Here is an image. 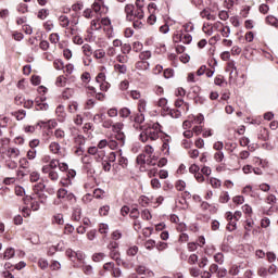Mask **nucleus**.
Returning a JSON list of instances; mask_svg holds the SVG:
<instances>
[{
  "label": "nucleus",
  "mask_w": 278,
  "mask_h": 278,
  "mask_svg": "<svg viewBox=\"0 0 278 278\" xmlns=\"http://www.w3.org/2000/svg\"><path fill=\"white\" fill-rule=\"evenodd\" d=\"M160 134H162V126L160 123L150 124L139 135V140L143 143L155 142L160 140Z\"/></svg>",
  "instance_id": "f257e3e1"
},
{
  "label": "nucleus",
  "mask_w": 278,
  "mask_h": 278,
  "mask_svg": "<svg viewBox=\"0 0 278 278\" xmlns=\"http://www.w3.org/2000/svg\"><path fill=\"white\" fill-rule=\"evenodd\" d=\"M58 163L55 161H51L50 164L43 165L41 167V173L43 175H48V179L50 181H58L60 179V174H58Z\"/></svg>",
  "instance_id": "f03ea898"
},
{
  "label": "nucleus",
  "mask_w": 278,
  "mask_h": 278,
  "mask_svg": "<svg viewBox=\"0 0 278 278\" xmlns=\"http://www.w3.org/2000/svg\"><path fill=\"white\" fill-rule=\"evenodd\" d=\"M108 147L112 151H116V149L125 147V134H116L114 138L108 140Z\"/></svg>",
  "instance_id": "7ed1b4c3"
},
{
  "label": "nucleus",
  "mask_w": 278,
  "mask_h": 278,
  "mask_svg": "<svg viewBox=\"0 0 278 278\" xmlns=\"http://www.w3.org/2000/svg\"><path fill=\"white\" fill-rule=\"evenodd\" d=\"M105 79V73L103 72H100L96 77V84H98L101 92H108V90H110V83H108Z\"/></svg>",
  "instance_id": "20e7f679"
},
{
  "label": "nucleus",
  "mask_w": 278,
  "mask_h": 278,
  "mask_svg": "<svg viewBox=\"0 0 278 278\" xmlns=\"http://www.w3.org/2000/svg\"><path fill=\"white\" fill-rule=\"evenodd\" d=\"M88 153L89 155H93L96 162H105L106 157L105 156V150H99L97 147H89L88 148Z\"/></svg>",
  "instance_id": "39448f33"
},
{
  "label": "nucleus",
  "mask_w": 278,
  "mask_h": 278,
  "mask_svg": "<svg viewBox=\"0 0 278 278\" xmlns=\"http://www.w3.org/2000/svg\"><path fill=\"white\" fill-rule=\"evenodd\" d=\"M225 218L228 222L226 227L227 231H236V229H238V219L233 218V213L226 212Z\"/></svg>",
  "instance_id": "423d86ee"
},
{
  "label": "nucleus",
  "mask_w": 278,
  "mask_h": 278,
  "mask_svg": "<svg viewBox=\"0 0 278 278\" xmlns=\"http://www.w3.org/2000/svg\"><path fill=\"white\" fill-rule=\"evenodd\" d=\"M108 249L110 251L111 260H115V261L121 260V252H118V242L111 241L108 245Z\"/></svg>",
  "instance_id": "0eeeda50"
},
{
  "label": "nucleus",
  "mask_w": 278,
  "mask_h": 278,
  "mask_svg": "<svg viewBox=\"0 0 278 278\" xmlns=\"http://www.w3.org/2000/svg\"><path fill=\"white\" fill-rule=\"evenodd\" d=\"M58 199H65V201H75V194L68 192L65 188H60L56 192Z\"/></svg>",
  "instance_id": "6e6552de"
},
{
  "label": "nucleus",
  "mask_w": 278,
  "mask_h": 278,
  "mask_svg": "<svg viewBox=\"0 0 278 278\" xmlns=\"http://www.w3.org/2000/svg\"><path fill=\"white\" fill-rule=\"evenodd\" d=\"M200 16L202 18H206V21H216V14L212 8L206 7L200 12Z\"/></svg>",
  "instance_id": "1a4fd4ad"
},
{
  "label": "nucleus",
  "mask_w": 278,
  "mask_h": 278,
  "mask_svg": "<svg viewBox=\"0 0 278 278\" xmlns=\"http://www.w3.org/2000/svg\"><path fill=\"white\" fill-rule=\"evenodd\" d=\"M48 151L52 155H62V146L58 141H52L48 146Z\"/></svg>",
  "instance_id": "9d476101"
},
{
  "label": "nucleus",
  "mask_w": 278,
  "mask_h": 278,
  "mask_svg": "<svg viewBox=\"0 0 278 278\" xmlns=\"http://www.w3.org/2000/svg\"><path fill=\"white\" fill-rule=\"evenodd\" d=\"M91 8L96 14L101 15V14H103V12H105V1L104 0H94Z\"/></svg>",
  "instance_id": "9b49d317"
},
{
  "label": "nucleus",
  "mask_w": 278,
  "mask_h": 278,
  "mask_svg": "<svg viewBox=\"0 0 278 278\" xmlns=\"http://www.w3.org/2000/svg\"><path fill=\"white\" fill-rule=\"evenodd\" d=\"M42 197H38V195H30L29 197V201H30V210H33V212H38L40 210V203H42Z\"/></svg>",
  "instance_id": "f8f14e48"
},
{
  "label": "nucleus",
  "mask_w": 278,
  "mask_h": 278,
  "mask_svg": "<svg viewBox=\"0 0 278 278\" xmlns=\"http://www.w3.org/2000/svg\"><path fill=\"white\" fill-rule=\"evenodd\" d=\"M136 8L135 16H137L139 21H142V18H144V11L142 10V8H144V0H136Z\"/></svg>",
  "instance_id": "ddd939ff"
},
{
  "label": "nucleus",
  "mask_w": 278,
  "mask_h": 278,
  "mask_svg": "<svg viewBox=\"0 0 278 278\" xmlns=\"http://www.w3.org/2000/svg\"><path fill=\"white\" fill-rule=\"evenodd\" d=\"M136 7L134 4H127L125 7V13H126V18L127 21H135V18H138L136 16Z\"/></svg>",
  "instance_id": "4468645a"
},
{
  "label": "nucleus",
  "mask_w": 278,
  "mask_h": 278,
  "mask_svg": "<svg viewBox=\"0 0 278 278\" xmlns=\"http://www.w3.org/2000/svg\"><path fill=\"white\" fill-rule=\"evenodd\" d=\"M55 114L59 123H64V121H66V111H64V105L60 104L56 106Z\"/></svg>",
  "instance_id": "2eb2a0df"
},
{
  "label": "nucleus",
  "mask_w": 278,
  "mask_h": 278,
  "mask_svg": "<svg viewBox=\"0 0 278 278\" xmlns=\"http://www.w3.org/2000/svg\"><path fill=\"white\" fill-rule=\"evenodd\" d=\"M170 137L166 136L163 139V144H162V151L164 153V155H170Z\"/></svg>",
  "instance_id": "dca6fc26"
},
{
  "label": "nucleus",
  "mask_w": 278,
  "mask_h": 278,
  "mask_svg": "<svg viewBox=\"0 0 278 278\" xmlns=\"http://www.w3.org/2000/svg\"><path fill=\"white\" fill-rule=\"evenodd\" d=\"M46 186L45 182H38L33 187V192L35 197H45V194H42V190H45Z\"/></svg>",
  "instance_id": "f3484780"
},
{
  "label": "nucleus",
  "mask_w": 278,
  "mask_h": 278,
  "mask_svg": "<svg viewBox=\"0 0 278 278\" xmlns=\"http://www.w3.org/2000/svg\"><path fill=\"white\" fill-rule=\"evenodd\" d=\"M36 106L35 110L37 112H47L49 110V104L42 100H35Z\"/></svg>",
  "instance_id": "a211bd4d"
},
{
  "label": "nucleus",
  "mask_w": 278,
  "mask_h": 278,
  "mask_svg": "<svg viewBox=\"0 0 278 278\" xmlns=\"http://www.w3.org/2000/svg\"><path fill=\"white\" fill-rule=\"evenodd\" d=\"M59 25L60 27H62L63 29H68L70 25H71V20L68 18V16L66 15H61L59 17Z\"/></svg>",
  "instance_id": "6ab92c4d"
},
{
  "label": "nucleus",
  "mask_w": 278,
  "mask_h": 278,
  "mask_svg": "<svg viewBox=\"0 0 278 278\" xmlns=\"http://www.w3.org/2000/svg\"><path fill=\"white\" fill-rule=\"evenodd\" d=\"M151 64L148 63V61H138L135 64V68H137V71H149Z\"/></svg>",
  "instance_id": "aec40b11"
},
{
  "label": "nucleus",
  "mask_w": 278,
  "mask_h": 278,
  "mask_svg": "<svg viewBox=\"0 0 278 278\" xmlns=\"http://www.w3.org/2000/svg\"><path fill=\"white\" fill-rule=\"evenodd\" d=\"M81 51L84 53V55L86 58H91L93 55V51H92V47L88 43H85L83 47H81Z\"/></svg>",
  "instance_id": "412c9836"
},
{
  "label": "nucleus",
  "mask_w": 278,
  "mask_h": 278,
  "mask_svg": "<svg viewBox=\"0 0 278 278\" xmlns=\"http://www.w3.org/2000/svg\"><path fill=\"white\" fill-rule=\"evenodd\" d=\"M123 127H125L123 122H117V123H113V126H111V129H112L113 134H124V132H122Z\"/></svg>",
  "instance_id": "4be33fe9"
},
{
  "label": "nucleus",
  "mask_w": 278,
  "mask_h": 278,
  "mask_svg": "<svg viewBox=\"0 0 278 278\" xmlns=\"http://www.w3.org/2000/svg\"><path fill=\"white\" fill-rule=\"evenodd\" d=\"M270 137V132L266 128H261L258 132V140H263V142H266L268 138Z\"/></svg>",
  "instance_id": "5701e85b"
},
{
  "label": "nucleus",
  "mask_w": 278,
  "mask_h": 278,
  "mask_svg": "<svg viewBox=\"0 0 278 278\" xmlns=\"http://www.w3.org/2000/svg\"><path fill=\"white\" fill-rule=\"evenodd\" d=\"M75 147H85L86 146V137L84 135H78L74 138Z\"/></svg>",
  "instance_id": "b1692460"
},
{
  "label": "nucleus",
  "mask_w": 278,
  "mask_h": 278,
  "mask_svg": "<svg viewBox=\"0 0 278 278\" xmlns=\"http://www.w3.org/2000/svg\"><path fill=\"white\" fill-rule=\"evenodd\" d=\"M12 116L16 118V121H23L27 116V112L25 110H18L12 113Z\"/></svg>",
  "instance_id": "393cba45"
},
{
  "label": "nucleus",
  "mask_w": 278,
  "mask_h": 278,
  "mask_svg": "<svg viewBox=\"0 0 278 278\" xmlns=\"http://www.w3.org/2000/svg\"><path fill=\"white\" fill-rule=\"evenodd\" d=\"M52 161H55L56 168H59V170H61V173H66V170H68V164L62 163L58 159H52Z\"/></svg>",
  "instance_id": "a878e982"
},
{
  "label": "nucleus",
  "mask_w": 278,
  "mask_h": 278,
  "mask_svg": "<svg viewBox=\"0 0 278 278\" xmlns=\"http://www.w3.org/2000/svg\"><path fill=\"white\" fill-rule=\"evenodd\" d=\"M104 119H105V113H97L93 115V123H96V125L103 124Z\"/></svg>",
  "instance_id": "bb28decb"
},
{
  "label": "nucleus",
  "mask_w": 278,
  "mask_h": 278,
  "mask_svg": "<svg viewBox=\"0 0 278 278\" xmlns=\"http://www.w3.org/2000/svg\"><path fill=\"white\" fill-rule=\"evenodd\" d=\"M153 153H155V149L151 144H146L143 148V154L148 155V157H152Z\"/></svg>",
  "instance_id": "cd10ccee"
},
{
  "label": "nucleus",
  "mask_w": 278,
  "mask_h": 278,
  "mask_svg": "<svg viewBox=\"0 0 278 278\" xmlns=\"http://www.w3.org/2000/svg\"><path fill=\"white\" fill-rule=\"evenodd\" d=\"M118 114L121 118H129V116H131V110H129V108H122Z\"/></svg>",
  "instance_id": "c85d7f7f"
},
{
  "label": "nucleus",
  "mask_w": 278,
  "mask_h": 278,
  "mask_svg": "<svg viewBox=\"0 0 278 278\" xmlns=\"http://www.w3.org/2000/svg\"><path fill=\"white\" fill-rule=\"evenodd\" d=\"M113 125H114V121H112V118L105 116L102 122L103 129H112Z\"/></svg>",
  "instance_id": "c756f323"
},
{
  "label": "nucleus",
  "mask_w": 278,
  "mask_h": 278,
  "mask_svg": "<svg viewBox=\"0 0 278 278\" xmlns=\"http://www.w3.org/2000/svg\"><path fill=\"white\" fill-rule=\"evenodd\" d=\"M118 164L122 166V168H127L129 161L127 157L123 156L122 150H119V157H118Z\"/></svg>",
  "instance_id": "7c9ffc66"
},
{
  "label": "nucleus",
  "mask_w": 278,
  "mask_h": 278,
  "mask_svg": "<svg viewBox=\"0 0 278 278\" xmlns=\"http://www.w3.org/2000/svg\"><path fill=\"white\" fill-rule=\"evenodd\" d=\"M215 86H220L222 88L227 86V83L225 81V77L223 75H218L214 79Z\"/></svg>",
  "instance_id": "2f4dec72"
},
{
  "label": "nucleus",
  "mask_w": 278,
  "mask_h": 278,
  "mask_svg": "<svg viewBox=\"0 0 278 278\" xmlns=\"http://www.w3.org/2000/svg\"><path fill=\"white\" fill-rule=\"evenodd\" d=\"M202 30L206 36H212L214 34V28L212 27V24L205 23L202 27Z\"/></svg>",
  "instance_id": "473e14b6"
},
{
  "label": "nucleus",
  "mask_w": 278,
  "mask_h": 278,
  "mask_svg": "<svg viewBox=\"0 0 278 278\" xmlns=\"http://www.w3.org/2000/svg\"><path fill=\"white\" fill-rule=\"evenodd\" d=\"M114 71H116V73H119L121 75H125V73H127V65H125V64H115L114 65Z\"/></svg>",
  "instance_id": "72a5a7b5"
},
{
  "label": "nucleus",
  "mask_w": 278,
  "mask_h": 278,
  "mask_svg": "<svg viewBox=\"0 0 278 278\" xmlns=\"http://www.w3.org/2000/svg\"><path fill=\"white\" fill-rule=\"evenodd\" d=\"M151 51L146 50L139 53V60H141L142 62H147V60H151Z\"/></svg>",
  "instance_id": "f704fd0d"
},
{
  "label": "nucleus",
  "mask_w": 278,
  "mask_h": 278,
  "mask_svg": "<svg viewBox=\"0 0 278 278\" xmlns=\"http://www.w3.org/2000/svg\"><path fill=\"white\" fill-rule=\"evenodd\" d=\"M66 81H67V79L65 78V76L61 75V76L56 77L55 85L59 88H64V86H66Z\"/></svg>",
  "instance_id": "c9c22d12"
},
{
  "label": "nucleus",
  "mask_w": 278,
  "mask_h": 278,
  "mask_svg": "<svg viewBox=\"0 0 278 278\" xmlns=\"http://www.w3.org/2000/svg\"><path fill=\"white\" fill-rule=\"evenodd\" d=\"M229 192L227 191H222L219 195V203H229L230 201Z\"/></svg>",
  "instance_id": "e433bc0d"
},
{
  "label": "nucleus",
  "mask_w": 278,
  "mask_h": 278,
  "mask_svg": "<svg viewBox=\"0 0 278 278\" xmlns=\"http://www.w3.org/2000/svg\"><path fill=\"white\" fill-rule=\"evenodd\" d=\"M53 67L55 68V71H64V61H62L61 59H55L53 61Z\"/></svg>",
  "instance_id": "4c0bfd02"
},
{
  "label": "nucleus",
  "mask_w": 278,
  "mask_h": 278,
  "mask_svg": "<svg viewBox=\"0 0 278 278\" xmlns=\"http://www.w3.org/2000/svg\"><path fill=\"white\" fill-rule=\"evenodd\" d=\"M54 137L56 140H64V138H66V132L62 128L55 129Z\"/></svg>",
  "instance_id": "58836bf2"
},
{
  "label": "nucleus",
  "mask_w": 278,
  "mask_h": 278,
  "mask_svg": "<svg viewBox=\"0 0 278 278\" xmlns=\"http://www.w3.org/2000/svg\"><path fill=\"white\" fill-rule=\"evenodd\" d=\"M79 110V103H77V101H72L68 104V112L71 114H75V112H77Z\"/></svg>",
  "instance_id": "ea45409f"
},
{
  "label": "nucleus",
  "mask_w": 278,
  "mask_h": 278,
  "mask_svg": "<svg viewBox=\"0 0 278 278\" xmlns=\"http://www.w3.org/2000/svg\"><path fill=\"white\" fill-rule=\"evenodd\" d=\"M213 157H214L215 162L220 164V162H223L225 160V152L217 151V152L214 153Z\"/></svg>",
  "instance_id": "a19ab883"
},
{
  "label": "nucleus",
  "mask_w": 278,
  "mask_h": 278,
  "mask_svg": "<svg viewBox=\"0 0 278 278\" xmlns=\"http://www.w3.org/2000/svg\"><path fill=\"white\" fill-rule=\"evenodd\" d=\"M93 58L96 60H103V58H105V50L98 49V50L93 51Z\"/></svg>",
  "instance_id": "79ce46f5"
},
{
  "label": "nucleus",
  "mask_w": 278,
  "mask_h": 278,
  "mask_svg": "<svg viewBox=\"0 0 278 278\" xmlns=\"http://www.w3.org/2000/svg\"><path fill=\"white\" fill-rule=\"evenodd\" d=\"M143 247H144V249H147V251H153V249L155 247V240L149 239V240L144 241Z\"/></svg>",
  "instance_id": "37998d69"
},
{
  "label": "nucleus",
  "mask_w": 278,
  "mask_h": 278,
  "mask_svg": "<svg viewBox=\"0 0 278 278\" xmlns=\"http://www.w3.org/2000/svg\"><path fill=\"white\" fill-rule=\"evenodd\" d=\"M138 112L143 113L147 112V100L140 99L138 102Z\"/></svg>",
  "instance_id": "c03bdc74"
},
{
  "label": "nucleus",
  "mask_w": 278,
  "mask_h": 278,
  "mask_svg": "<svg viewBox=\"0 0 278 278\" xmlns=\"http://www.w3.org/2000/svg\"><path fill=\"white\" fill-rule=\"evenodd\" d=\"M37 264L41 270L49 268V261H47V258H39Z\"/></svg>",
  "instance_id": "a18cd8bd"
},
{
  "label": "nucleus",
  "mask_w": 278,
  "mask_h": 278,
  "mask_svg": "<svg viewBox=\"0 0 278 278\" xmlns=\"http://www.w3.org/2000/svg\"><path fill=\"white\" fill-rule=\"evenodd\" d=\"M265 21H266L267 25H271L273 27H277V25H278L277 17H275L273 15H268Z\"/></svg>",
  "instance_id": "49530a36"
},
{
  "label": "nucleus",
  "mask_w": 278,
  "mask_h": 278,
  "mask_svg": "<svg viewBox=\"0 0 278 278\" xmlns=\"http://www.w3.org/2000/svg\"><path fill=\"white\" fill-rule=\"evenodd\" d=\"M134 122L137 124V125H142V123H144V113H137L134 117Z\"/></svg>",
  "instance_id": "de8ad7c7"
},
{
  "label": "nucleus",
  "mask_w": 278,
  "mask_h": 278,
  "mask_svg": "<svg viewBox=\"0 0 278 278\" xmlns=\"http://www.w3.org/2000/svg\"><path fill=\"white\" fill-rule=\"evenodd\" d=\"M219 33L222 34L223 38H229L231 35V28L229 26H224L222 29H219Z\"/></svg>",
  "instance_id": "09e8293b"
},
{
  "label": "nucleus",
  "mask_w": 278,
  "mask_h": 278,
  "mask_svg": "<svg viewBox=\"0 0 278 278\" xmlns=\"http://www.w3.org/2000/svg\"><path fill=\"white\" fill-rule=\"evenodd\" d=\"M137 164H139V166H144V164H147V154L141 153L137 156L136 159Z\"/></svg>",
  "instance_id": "8fccbe9b"
},
{
  "label": "nucleus",
  "mask_w": 278,
  "mask_h": 278,
  "mask_svg": "<svg viewBox=\"0 0 278 278\" xmlns=\"http://www.w3.org/2000/svg\"><path fill=\"white\" fill-rule=\"evenodd\" d=\"M49 16V10L48 9H41L38 11L37 18H40V21H45Z\"/></svg>",
  "instance_id": "3c124183"
},
{
  "label": "nucleus",
  "mask_w": 278,
  "mask_h": 278,
  "mask_svg": "<svg viewBox=\"0 0 278 278\" xmlns=\"http://www.w3.org/2000/svg\"><path fill=\"white\" fill-rule=\"evenodd\" d=\"M121 51L124 55H129L131 53V45L129 43H122Z\"/></svg>",
  "instance_id": "603ef678"
},
{
  "label": "nucleus",
  "mask_w": 278,
  "mask_h": 278,
  "mask_svg": "<svg viewBox=\"0 0 278 278\" xmlns=\"http://www.w3.org/2000/svg\"><path fill=\"white\" fill-rule=\"evenodd\" d=\"M150 185H151V188L153 190H160V188H162V182H160V179L157 178H153L151 181H150Z\"/></svg>",
  "instance_id": "864d4df0"
},
{
  "label": "nucleus",
  "mask_w": 278,
  "mask_h": 278,
  "mask_svg": "<svg viewBox=\"0 0 278 278\" xmlns=\"http://www.w3.org/2000/svg\"><path fill=\"white\" fill-rule=\"evenodd\" d=\"M105 260V253L99 252L92 255L93 262H103Z\"/></svg>",
  "instance_id": "5fc2aeb1"
},
{
  "label": "nucleus",
  "mask_w": 278,
  "mask_h": 278,
  "mask_svg": "<svg viewBox=\"0 0 278 278\" xmlns=\"http://www.w3.org/2000/svg\"><path fill=\"white\" fill-rule=\"evenodd\" d=\"M58 251H62V248H60V244H58V245H51V247L48 249V255H49V256L55 255V253H58Z\"/></svg>",
  "instance_id": "6e6d98bb"
},
{
  "label": "nucleus",
  "mask_w": 278,
  "mask_h": 278,
  "mask_svg": "<svg viewBox=\"0 0 278 278\" xmlns=\"http://www.w3.org/2000/svg\"><path fill=\"white\" fill-rule=\"evenodd\" d=\"M106 114L109 118H116V116H118V109L111 108L106 111Z\"/></svg>",
  "instance_id": "4d7b16f0"
},
{
  "label": "nucleus",
  "mask_w": 278,
  "mask_h": 278,
  "mask_svg": "<svg viewBox=\"0 0 278 278\" xmlns=\"http://www.w3.org/2000/svg\"><path fill=\"white\" fill-rule=\"evenodd\" d=\"M14 254H15L14 249L9 248V249H7L5 252H4L3 260H12V257L14 256Z\"/></svg>",
  "instance_id": "13d9d810"
},
{
  "label": "nucleus",
  "mask_w": 278,
  "mask_h": 278,
  "mask_svg": "<svg viewBox=\"0 0 278 278\" xmlns=\"http://www.w3.org/2000/svg\"><path fill=\"white\" fill-rule=\"evenodd\" d=\"M181 42L184 45H190V42H192V35H190V33L182 34Z\"/></svg>",
  "instance_id": "bf43d9fd"
},
{
  "label": "nucleus",
  "mask_w": 278,
  "mask_h": 278,
  "mask_svg": "<svg viewBox=\"0 0 278 278\" xmlns=\"http://www.w3.org/2000/svg\"><path fill=\"white\" fill-rule=\"evenodd\" d=\"M49 40L52 45H58V42H60V35L58 33H52L49 36Z\"/></svg>",
  "instance_id": "052dcab7"
},
{
  "label": "nucleus",
  "mask_w": 278,
  "mask_h": 278,
  "mask_svg": "<svg viewBox=\"0 0 278 278\" xmlns=\"http://www.w3.org/2000/svg\"><path fill=\"white\" fill-rule=\"evenodd\" d=\"M116 60L119 64H127V62H129V56L127 54H118Z\"/></svg>",
  "instance_id": "680f3d73"
},
{
  "label": "nucleus",
  "mask_w": 278,
  "mask_h": 278,
  "mask_svg": "<svg viewBox=\"0 0 278 278\" xmlns=\"http://www.w3.org/2000/svg\"><path fill=\"white\" fill-rule=\"evenodd\" d=\"M53 223H55L56 225H64V215L62 214L54 215Z\"/></svg>",
  "instance_id": "e2e57ef3"
},
{
  "label": "nucleus",
  "mask_w": 278,
  "mask_h": 278,
  "mask_svg": "<svg viewBox=\"0 0 278 278\" xmlns=\"http://www.w3.org/2000/svg\"><path fill=\"white\" fill-rule=\"evenodd\" d=\"M29 179L33 184H36V181L40 180V173L38 172H31L29 175Z\"/></svg>",
  "instance_id": "0e129e2a"
},
{
  "label": "nucleus",
  "mask_w": 278,
  "mask_h": 278,
  "mask_svg": "<svg viewBox=\"0 0 278 278\" xmlns=\"http://www.w3.org/2000/svg\"><path fill=\"white\" fill-rule=\"evenodd\" d=\"M73 218H74V220H76V222L81 220V208H80V207H76V208L74 210Z\"/></svg>",
  "instance_id": "69168bd1"
},
{
  "label": "nucleus",
  "mask_w": 278,
  "mask_h": 278,
  "mask_svg": "<svg viewBox=\"0 0 278 278\" xmlns=\"http://www.w3.org/2000/svg\"><path fill=\"white\" fill-rule=\"evenodd\" d=\"M91 29L93 31L101 29V21H99V20L91 21Z\"/></svg>",
  "instance_id": "338daca9"
},
{
  "label": "nucleus",
  "mask_w": 278,
  "mask_h": 278,
  "mask_svg": "<svg viewBox=\"0 0 278 278\" xmlns=\"http://www.w3.org/2000/svg\"><path fill=\"white\" fill-rule=\"evenodd\" d=\"M210 185L212 186V188H220L222 182L220 180H218V178H210Z\"/></svg>",
  "instance_id": "774afa93"
}]
</instances>
